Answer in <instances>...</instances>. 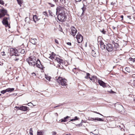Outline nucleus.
I'll return each instance as SVG.
<instances>
[{
	"label": "nucleus",
	"instance_id": "f257e3e1",
	"mask_svg": "<svg viewBox=\"0 0 135 135\" xmlns=\"http://www.w3.org/2000/svg\"><path fill=\"white\" fill-rule=\"evenodd\" d=\"M66 10L64 7L59 6L56 8V15H57L58 20L60 21L63 22L66 20V14L65 12Z\"/></svg>",
	"mask_w": 135,
	"mask_h": 135
},
{
	"label": "nucleus",
	"instance_id": "f03ea898",
	"mask_svg": "<svg viewBox=\"0 0 135 135\" xmlns=\"http://www.w3.org/2000/svg\"><path fill=\"white\" fill-rule=\"evenodd\" d=\"M26 61L30 66L35 67L36 65V58L35 57L31 56L27 59Z\"/></svg>",
	"mask_w": 135,
	"mask_h": 135
},
{
	"label": "nucleus",
	"instance_id": "7ed1b4c3",
	"mask_svg": "<svg viewBox=\"0 0 135 135\" xmlns=\"http://www.w3.org/2000/svg\"><path fill=\"white\" fill-rule=\"evenodd\" d=\"M66 80L62 78L59 77L56 79L57 82L62 86H66L67 85L66 82Z\"/></svg>",
	"mask_w": 135,
	"mask_h": 135
},
{
	"label": "nucleus",
	"instance_id": "20e7f679",
	"mask_svg": "<svg viewBox=\"0 0 135 135\" xmlns=\"http://www.w3.org/2000/svg\"><path fill=\"white\" fill-rule=\"evenodd\" d=\"M115 109L118 112L122 113V111H124V109L123 106L120 104L118 103L115 104Z\"/></svg>",
	"mask_w": 135,
	"mask_h": 135
},
{
	"label": "nucleus",
	"instance_id": "39448f33",
	"mask_svg": "<svg viewBox=\"0 0 135 135\" xmlns=\"http://www.w3.org/2000/svg\"><path fill=\"white\" fill-rule=\"evenodd\" d=\"M7 11L4 8L0 9V18L4 17L6 15L9 16V15L7 14Z\"/></svg>",
	"mask_w": 135,
	"mask_h": 135
},
{
	"label": "nucleus",
	"instance_id": "423d86ee",
	"mask_svg": "<svg viewBox=\"0 0 135 135\" xmlns=\"http://www.w3.org/2000/svg\"><path fill=\"white\" fill-rule=\"evenodd\" d=\"M106 49L108 52H110L113 50L114 47L112 45L110 44H108L107 45Z\"/></svg>",
	"mask_w": 135,
	"mask_h": 135
},
{
	"label": "nucleus",
	"instance_id": "0eeeda50",
	"mask_svg": "<svg viewBox=\"0 0 135 135\" xmlns=\"http://www.w3.org/2000/svg\"><path fill=\"white\" fill-rule=\"evenodd\" d=\"M76 37L78 43L81 42L83 41V36L79 33L76 35Z\"/></svg>",
	"mask_w": 135,
	"mask_h": 135
},
{
	"label": "nucleus",
	"instance_id": "6e6552de",
	"mask_svg": "<svg viewBox=\"0 0 135 135\" xmlns=\"http://www.w3.org/2000/svg\"><path fill=\"white\" fill-rule=\"evenodd\" d=\"M36 65L35 67H37L40 69H42L44 68V66L41 64L40 60L37 59V60H36Z\"/></svg>",
	"mask_w": 135,
	"mask_h": 135
},
{
	"label": "nucleus",
	"instance_id": "1a4fd4ad",
	"mask_svg": "<svg viewBox=\"0 0 135 135\" xmlns=\"http://www.w3.org/2000/svg\"><path fill=\"white\" fill-rule=\"evenodd\" d=\"M9 18V17H4L2 20V22L3 25H5L6 27H9V25L7 20Z\"/></svg>",
	"mask_w": 135,
	"mask_h": 135
},
{
	"label": "nucleus",
	"instance_id": "9d476101",
	"mask_svg": "<svg viewBox=\"0 0 135 135\" xmlns=\"http://www.w3.org/2000/svg\"><path fill=\"white\" fill-rule=\"evenodd\" d=\"M88 120L90 121H94L95 122H96L97 121H104V119L98 117H96L95 118L89 117Z\"/></svg>",
	"mask_w": 135,
	"mask_h": 135
},
{
	"label": "nucleus",
	"instance_id": "9b49d317",
	"mask_svg": "<svg viewBox=\"0 0 135 135\" xmlns=\"http://www.w3.org/2000/svg\"><path fill=\"white\" fill-rule=\"evenodd\" d=\"M91 53L92 55L94 57L98 56L99 54L98 52L96 50H92Z\"/></svg>",
	"mask_w": 135,
	"mask_h": 135
},
{
	"label": "nucleus",
	"instance_id": "f8f14e48",
	"mask_svg": "<svg viewBox=\"0 0 135 135\" xmlns=\"http://www.w3.org/2000/svg\"><path fill=\"white\" fill-rule=\"evenodd\" d=\"M98 82L100 86H102L103 88H104L106 87V83H105L103 81L101 80L98 79Z\"/></svg>",
	"mask_w": 135,
	"mask_h": 135
},
{
	"label": "nucleus",
	"instance_id": "ddd939ff",
	"mask_svg": "<svg viewBox=\"0 0 135 135\" xmlns=\"http://www.w3.org/2000/svg\"><path fill=\"white\" fill-rule=\"evenodd\" d=\"M10 54L11 56H13L14 54L16 52H17V50L16 49L11 48L10 49Z\"/></svg>",
	"mask_w": 135,
	"mask_h": 135
},
{
	"label": "nucleus",
	"instance_id": "4468645a",
	"mask_svg": "<svg viewBox=\"0 0 135 135\" xmlns=\"http://www.w3.org/2000/svg\"><path fill=\"white\" fill-rule=\"evenodd\" d=\"M71 31V35L74 36L77 32V31L76 30L75 28L73 27L72 28Z\"/></svg>",
	"mask_w": 135,
	"mask_h": 135
},
{
	"label": "nucleus",
	"instance_id": "2eb2a0df",
	"mask_svg": "<svg viewBox=\"0 0 135 135\" xmlns=\"http://www.w3.org/2000/svg\"><path fill=\"white\" fill-rule=\"evenodd\" d=\"M100 47L102 49H104L105 48L106 46L101 40L100 41Z\"/></svg>",
	"mask_w": 135,
	"mask_h": 135
},
{
	"label": "nucleus",
	"instance_id": "dca6fc26",
	"mask_svg": "<svg viewBox=\"0 0 135 135\" xmlns=\"http://www.w3.org/2000/svg\"><path fill=\"white\" fill-rule=\"evenodd\" d=\"M55 60L60 65H61V64H63V60L59 58L56 57Z\"/></svg>",
	"mask_w": 135,
	"mask_h": 135
},
{
	"label": "nucleus",
	"instance_id": "f3484780",
	"mask_svg": "<svg viewBox=\"0 0 135 135\" xmlns=\"http://www.w3.org/2000/svg\"><path fill=\"white\" fill-rule=\"evenodd\" d=\"M89 78L90 80L92 81L93 82L95 81V80H96L97 81L98 80L97 77L95 76H93L91 77V78L89 76Z\"/></svg>",
	"mask_w": 135,
	"mask_h": 135
},
{
	"label": "nucleus",
	"instance_id": "a211bd4d",
	"mask_svg": "<svg viewBox=\"0 0 135 135\" xmlns=\"http://www.w3.org/2000/svg\"><path fill=\"white\" fill-rule=\"evenodd\" d=\"M28 108L26 106H22L20 107V110L24 111H26L28 110Z\"/></svg>",
	"mask_w": 135,
	"mask_h": 135
},
{
	"label": "nucleus",
	"instance_id": "6ab92c4d",
	"mask_svg": "<svg viewBox=\"0 0 135 135\" xmlns=\"http://www.w3.org/2000/svg\"><path fill=\"white\" fill-rule=\"evenodd\" d=\"M70 117L68 116H67L66 117H64V119H61V122H66L68 121V119Z\"/></svg>",
	"mask_w": 135,
	"mask_h": 135
},
{
	"label": "nucleus",
	"instance_id": "aec40b11",
	"mask_svg": "<svg viewBox=\"0 0 135 135\" xmlns=\"http://www.w3.org/2000/svg\"><path fill=\"white\" fill-rule=\"evenodd\" d=\"M30 42L32 44L34 45H36L37 44L36 42V39L31 38L30 40Z\"/></svg>",
	"mask_w": 135,
	"mask_h": 135
},
{
	"label": "nucleus",
	"instance_id": "412c9836",
	"mask_svg": "<svg viewBox=\"0 0 135 135\" xmlns=\"http://www.w3.org/2000/svg\"><path fill=\"white\" fill-rule=\"evenodd\" d=\"M33 21L35 22H36V21L40 19H38L37 16L36 15L33 16Z\"/></svg>",
	"mask_w": 135,
	"mask_h": 135
},
{
	"label": "nucleus",
	"instance_id": "4be33fe9",
	"mask_svg": "<svg viewBox=\"0 0 135 135\" xmlns=\"http://www.w3.org/2000/svg\"><path fill=\"white\" fill-rule=\"evenodd\" d=\"M18 52L22 54H24L25 52V50L24 49H20L18 50Z\"/></svg>",
	"mask_w": 135,
	"mask_h": 135
},
{
	"label": "nucleus",
	"instance_id": "5701e85b",
	"mask_svg": "<svg viewBox=\"0 0 135 135\" xmlns=\"http://www.w3.org/2000/svg\"><path fill=\"white\" fill-rule=\"evenodd\" d=\"M14 88H9L7 89H6V91H7L8 92H11L13 91L14 90Z\"/></svg>",
	"mask_w": 135,
	"mask_h": 135
},
{
	"label": "nucleus",
	"instance_id": "b1692460",
	"mask_svg": "<svg viewBox=\"0 0 135 135\" xmlns=\"http://www.w3.org/2000/svg\"><path fill=\"white\" fill-rule=\"evenodd\" d=\"M85 6L84 5V4L83 7H82L81 8V9L83 11V12H82V13L81 14V15L82 16H83V14H84V11L86 9V7H85Z\"/></svg>",
	"mask_w": 135,
	"mask_h": 135
},
{
	"label": "nucleus",
	"instance_id": "393cba45",
	"mask_svg": "<svg viewBox=\"0 0 135 135\" xmlns=\"http://www.w3.org/2000/svg\"><path fill=\"white\" fill-rule=\"evenodd\" d=\"M45 78L47 80H48L49 81H50V79H51V77L50 76H49L48 75H45Z\"/></svg>",
	"mask_w": 135,
	"mask_h": 135
},
{
	"label": "nucleus",
	"instance_id": "a878e982",
	"mask_svg": "<svg viewBox=\"0 0 135 135\" xmlns=\"http://www.w3.org/2000/svg\"><path fill=\"white\" fill-rule=\"evenodd\" d=\"M100 31L103 34H106L107 32L103 28L102 30H100Z\"/></svg>",
	"mask_w": 135,
	"mask_h": 135
},
{
	"label": "nucleus",
	"instance_id": "bb28decb",
	"mask_svg": "<svg viewBox=\"0 0 135 135\" xmlns=\"http://www.w3.org/2000/svg\"><path fill=\"white\" fill-rule=\"evenodd\" d=\"M125 69L126 71L128 73H130L131 72V70H130L129 68L128 67H126L125 68Z\"/></svg>",
	"mask_w": 135,
	"mask_h": 135
},
{
	"label": "nucleus",
	"instance_id": "cd10ccee",
	"mask_svg": "<svg viewBox=\"0 0 135 135\" xmlns=\"http://www.w3.org/2000/svg\"><path fill=\"white\" fill-rule=\"evenodd\" d=\"M19 54V53L18 52V51H17V52H16L14 54V55H15L16 56L20 57V55Z\"/></svg>",
	"mask_w": 135,
	"mask_h": 135
},
{
	"label": "nucleus",
	"instance_id": "c85d7f7f",
	"mask_svg": "<svg viewBox=\"0 0 135 135\" xmlns=\"http://www.w3.org/2000/svg\"><path fill=\"white\" fill-rule=\"evenodd\" d=\"M29 134L30 135H33V131L32 128H30L29 131Z\"/></svg>",
	"mask_w": 135,
	"mask_h": 135
},
{
	"label": "nucleus",
	"instance_id": "c756f323",
	"mask_svg": "<svg viewBox=\"0 0 135 135\" xmlns=\"http://www.w3.org/2000/svg\"><path fill=\"white\" fill-rule=\"evenodd\" d=\"M21 57V56H20V57H16L15 59H14V60L15 61H18L19 60L21 59L20 58Z\"/></svg>",
	"mask_w": 135,
	"mask_h": 135
},
{
	"label": "nucleus",
	"instance_id": "7c9ffc66",
	"mask_svg": "<svg viewBox=\"0 0 135 135\" xmlns=\"http://www.w3.org/2000/svg\"><path fill=\"white\" fill-rule=\"evenodd\" d=\"M10 51V49H9L8 48H6L5 50V52L7 53H9Z\"/></svg>",
	"mask_w": 135,
	"mask_h": 135
},
{
	"label": "nucleus",
	"instance_id": "2f4dec72",
	"mask_svg": "<svg viewBox=\"0 0 135 135\" xmlns=\"http://www.w3.org/2000/svg\"><path fill=\"white\" fill-rule=\"evenodd\" d=\"M114 45L115 48H117L119 47V45L117 43H115L114 42Z\"/></svg>",
	"mask_w": 135,
	"mask_h": 135
},
{
	"label": "nucleus",
	"instance_id": "473e14b6",
	"mask_svg": "<svg viewBox=\"0 0 135 135\" xmlns=\"http://www.w3.org/2000/svg\"><path fill=\"white\" fill-rule=\"evenodd\" d=\"M90 74L88 73H86V75L85 76V78L86 79H88V78H89V76H90Z\"/></svg>",
	"mask_w": 135,
	"mask_h": 135
},
{
	"label": "nucleus",
	"instance_id": "72a5a7b5",
	"mask_svg": "<svg viewBox=\"0 0 135 135\" xmlns=\"http://www.w3.org/2000/svg\"><path fill=\"white\" fill-rule=\"evenodd\" d=\"M17 1L18 4L21 5L22 3L21 0H17Z\"/></svg>",
	"mask_w": 135,
	"mask_h": 135
},
{
	"label": "nucleus",
	"instance_id": "f704fd0d",
	"mask_svg": "<svg viewBox=\"0 0 135 135\" xmlns=\"http://www.w3.org/2000/svg\"><path fill=\"white\" fill-rule=\"evenodd\" d=\"M129 60L131 61H133V62H135V58H133L132 57H130L129 58Z\"/></svg>",
	"mask_w": 135,
	"mask_h": 135
},
{
	"label": "nucleus",
	"instance_id": "c9c22d12",
	"mask_svg": "<svg viewBox=\"0 0 135 135\" xmlns=\"http://www.w3.org/2000/svg\"><path fill=\"white\" fill-rule=\"evenodd\" d=\"M7 92V91H6V90L1 91V93L3 94H4L6 92Z\"/></svg>",
	"mask_w": 135,
	"mask_h": 135
},
{
	"label": "nucleus",
	"instance_id": "e433bc0d",
	"mask_svg": "<svg viewBox=\"0 0 135 135\" xmlns=\"http://www.w3.org/2000/svg\"><path fill=\"white\" fill-rule=\"evenodd\" d=\"M53 3H48V4L50 5L51 7H54L55 6L53 2H52Z\"/></svg>",
	"mask_w": 135,
	"mask_h": 135
},
{
	"label": "nucleus",
	"instance_id": "4c0bfd02",
	"mask_svg": "<svg viewBox=\"0 0 135 135\" xmlns=\"http://www.w3.org/2000/svg\"><path fill=\"white\" fill-rule=\"evenodd\" d=\"M37 134V135H43L42 132L41 131H38Z\"/></svg>",
	"mask_w": 135,
	"mask_h": 135
},
{
	"label": "nucleus",
	"instance_id": "58836bf2",
	"mask_svg": "<svg viewBox=\"0 0 135 135\" xmlns=\"http://www.w3.org/2000/svg\"><path fill=\"white\" fill-rule=\"evenodd\" d=\"M53 55H50V56L49 57V58L50 59H52L54 58V56Z\"/></svg>",
	"mask_w": 135,
	"mask_h": 135
},
{
	"label": "nucleus",
	"instance_id": "ea45409f",
	"mask_svg": "<svg viewBox=\"0 0 135 135\" xmlns=\"http://www.w3.org/2000/svg\"><path fill=\"white\" fill-rule=\"evenodd\" d=\"M50 15L52 16H54V15H53L52 14V12L50 10H49L48 11Z\"/></svg>",
	"mask_w": 135,
	"mask_h": 135
},
{
	"label": "nucleus",
	"instance_id": "a19ab883",
	"mask_svg": "<svg viewBox=\"0 0 135 135\" xmlns=\"http://www.w3.org/2000/svg\"><path fill=\"white\" fill-rule=\"evenodd\" d=\"M5 52L3 51L2 52H1V54L3 56H5L6 55V54H5Z\"/></svg>",
	"mask_w": 135,
	"mask_h": 135
},
{
	"label": "nucleus",
	"instance_id": "79ce46f5",
	"mask_svg": "<svg viewBox=\"0 0 135 135\" xmlns=\"http://www.w3.org/2000/svg\"><path fill=\"white\" fill-rule=\"evenodd\" d=\"M4 2L2 0H0V4L2 5H3L4 4Z\"/></svg>",
	"mask_w": 135,
	"mask_h": 135
},
{
	"label": "nucleus",
	"instance_id": "37998d69",
	"mask_svg": "<svg viewBox=\"0 0 135 135\" xmlns=\"http://www.w3.org/2000/svg\"><path fill=\"white\" fill-rule=\"evenodd\" d=\"M28 106H32L33 105V104L31 103H30L27 104Z\"/></svg>",
	"mask_w": 135,
	"mask_h": 135
},
{
	"label": "nucleus",
	"instance_id": "c03bdc74",
	"mask_svg": "<svg viewBox=\"0 0 135 135\" xmlns=\"http://www.w3.org/2000/svg\"><path fill=\"white\" fill-rule=\"evenodd\" d=\"M52 135H56V133L55 132H52Z\"/></svg>",
	"mask_w": 135,
	"mask_h": 135
},
{
	"label": "nucleus",
	"instance_id": "a18cd8bd",
	"mask_svg": "<svg viewBox=\"0 0 135 135\" xmlns=\"http://www.w3.org/2000/svg\"><path fill=\"white\" fill-rule=\"evenodd\" d=\"M43 14L44 15L46 16V15H47V12L46 11L43 12Z\"/></svg>",
	"mask_w": 135,
	"mask_h": 135
},
{
	"label": "nucleus",
	"instance_id": "49530a36",
	"mask_svg": "<svg viewBox=\"0 0 135 135\" xmlns=\"http://www.w3.org/2000/svg\"><path fill=\"white\" fill-rule=\"evenodd\" d=\"M55 41L56 43L57 44H59V42L57 40L55 39Z\"/></svg>",
	"mask_w": 135,
	"mask_h": 135
},
{
	"label": "nucleus",
	"instance_id": "de8ad7c7",
	"mask_svg": "<svg viewBox=\"0 0 135 135\" xmlns=\"http://www.w3.org/2000/svg\"><path fill=\"white\" fill-rule=\"evenodd\" d=\"M20 107H17V106H16L15 107V108H16L18 110H20Z\"/></svg>",
	"mask_w": 135,
	"mask_h": 135
},
{
	"label": "nucleus",
	"instance_id": "09e8293b",
	"mask_svg": "<svg viewBox=\"0 0 135 135\" xmlns=\"http://www.w3.org/2000/svg\"><path fill=\"white\" fill-rule=\"evenodd\" d=\"M78 117L76 116L74 117V119L75 120H78Z\"/></svg>",
	"mask_w": 135,
	"mask_h": 135
},
{
	"label": "nucleus",
	"instance_id": "8fccbe9b",
	"mask_svg": "<svg viewBox=\"0 0 135 135\" xmlns=\"http://www.w3.org/2000/svg\"><path fill=\"white\" fill-rule=\"evenodd\" d=\"M109 92L110 93H115V92L114 91H113V90H111V91H109Z\"/></svg>",
	"mask_w": 135,
	"mask_h": 135
},
{
	"label": "nucleus",
	"instance_id": "3c124183",
	"mask_svg": "<svg viewBox=\"0 0 135 135\" xmlns=\"http://www.w3.org/2000/svg\"><path fill=\"white\" fill-rule=\"evenodd\" d=\"M67 44L68 45H71V42H68L67 43Z\"/></svg>",
	"mask_w": 135,
	"mask_h": 135
},
{
	"label": "nucleus",
	"instance_id": "603ef678",
	"mask_svg": "<svg viewBox=\"0 0 135 135\" xmlns=\"http://www.w3.org/2000/svg\"><path fill=\"white\" fill-rule=\"evenodd\" d=\"M72 71L74 72V73H77V72H76L75 70H74V69H73L72 70Z\"/></svg>",
	"mask_w": 135,
	"mask_h": 135
},
{
	"label": "nucleus",
	"instance_id": "864d4df0",
	"mask_svg": "<svg viewBox=\"0 0 135 135\" xmlns=\"http://www.w3.org/2000/svg\"><path fill=\"white\" fill-rule=\"evenodd\" d=\"M127 17L129 18L130 20L131 19V16H128Z\"/></svg>",
	"mask_w": 135,
	"mask_h": 135
},
{
	"label": "nucleus",
	"instance_id": "5fc2aeb1",
	"mask_svg": "<svg viewBox=\"0 0 135 135\" xmlns=\"http://www.w3.org/2000/svg\"><path fill=\"white\" fill-rule=\"evenodd\" d=\"M75 2H80L81 1V0H75Z\"/></svg>",
	"mask_w": 135,
	"mask_h": 135
},
{
	"label": "nucleus",
	"instance_id": "6e6d98bb",
	"mask_svg": "<svg viewBox=\"0 0 135 135\" xmlns=\"http://www.w3.org/2000/svg\"><path fill=\"white\" fill-rule=\"evenodd\" d=\"M75 121V120L74 119H72L70 120V121H69V122H70V121Z\"/></svg>",
	"mask_w": 135,
	"mask_h": 135
},
{
	"label": "nucleus",
	"instance_id": "4d7b16f0",
	"mask_svg": "<svg viewBox=\"0 0 135 135\" xmlns=\"http://www.w3.org/2000/svg\"><path fill=\"white\" fill-rule=\"evenodd\" d=\"M120 17L122 18V20H123V15H121L120 16Z\"/></svg>",
	"mask_w": 135,
	"mask_h": 135
},
{
	"label": "nucleus",
	"instance_id": "13d9d810",
	"mask_svg": "<svg viewBox=\"0 0 135 135\" xmlns=\"http://www.w3.org/2000/svg\"><path fill=\"white\" fill-rule=\"evenodd\" d=\"M53 3H55L56 2V0H53Z\"/></svg>",
	"mask_w": 135,
	"mask_h": 135
},
{
	"label": "nucleus",
	"instance_id": "bf43d9fd",
	"mask_svg": "<svg viewBox=\"0 0 135 135\" xmlns=\"http://www.w3.org/2000/svg\"><path fill=\"white\" fill-rule=\"evenodd\" d=\"M83 120H81V122L80 123V124H79V125H81V126L82 125V124H81V123H83Z\"/></svg>",
	"mask_w": 135,
	"mask_h": 135
},
{
	"label": "nucleus",
	"instance_id": "052dcab7",
	"mask_svg": "<svg viewBox=\"0 0 135 135\" xmlns=\"http://www.w3.org/2000/svg\"><path fill=\"white\" fill-rule=\"evenodd\" d=\"M94 113H97V114H100V113H99L98 112H97L94 111Z\"/></svg>",
	"mask_w": 135,
	"mask_h": 135
},
{
	"label": "nucleus",
	"instance_id": "680f3d73",
	"mask_svg": "<svg viewBox=\"0 0 135 135\" xmlns=\"http://www.w3.org/2000/svg\"><path fill=\"white\" fill-rule=\"evenodd\" d=\"M113 28L114 29H115L116 28V27H114V26H113Z\"/></svg>",
	"mask_w": 135,
	"mask_h": 135
},
{
	"label": "nucleus",
	"instance_id": "e2e57ef3",
	"mask_svg": "<svg viewBox=\"0 0 135 135\" xmlns=\"http://www.w3.org/2000/svg\"><path fill=\"white\" fill-rule=\"evenodd\" d=\"M32 74V75H33H33H35V76H36V74H35V73H33Z\"/></svg>",
	"mask_w": 135,
	"mask_h": 135
},
{
	"label": "nucleus",
	"instance_id": "0e129e2a",
	"mask_svg": "<svg viewBox=\"0 0 135 135\" xmlns=\"http://www.w3.org/2000/svg\"><path fill=\"white\" fill-rule=\"evenodd\" d=\"M60 106V105H58L57 106H56V107H59Z\"/></svg>",
	"mask_w": 135,
	"mask_h": 135
},
{
	"label": "nucleus",
	"instance_id": "69168bd1",
	"mask_svg": "<svg viewBox=\"0 0 135 135\" xmlns=\"http://www.w3.org/2000/svg\"><path fill=\"white\" fill-rule=\"evenodd\" d=\"M77 69L76 68H74L73 69H74V70H75L76 69Z\"/></svg>",
	"mask_w": 135,
	"mask_h": 135
},
{
	"label": "nucleus",
	"instance_id": "338daca9",
	"mask_svg": "<svg viewBox=\"0 0 135 135\" xmlns=\"http://www.w3.org/2000/svg\"><path fill=\"white\" fill-rule=\"evenodd\" d=\"M27 18L28 19V17H26V18H25V20H25V21H26V19H27Z\"/></svg>",
	"mask_w": 135,
	"mask_h": 135
},
{
	"label": "nucleus",
	"instance_id": "774afa93",
	"mask_svg": "<svg viewBox=\"0 0 135 135\" xmlns=\"http://www.w3.org/2000/svg\"><path fill=\"white\" fill-rule=\"evenodd\" d=\"M100 114V115H102V116H103L102 115V114H101L100 113V114Z\"/></svg>",
	"mask_w": 135,
	"mask_h": 135
}]
</instances>
